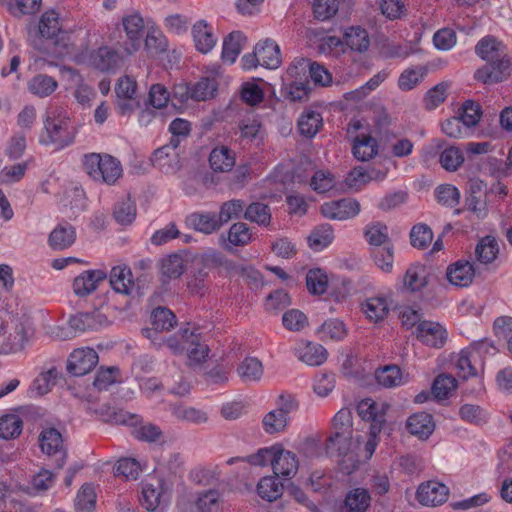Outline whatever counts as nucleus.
I'll return each mask as SVG.
<instances>
[{"mask_svg":"<svg viewBox=\"0 0 512 512\" xmlns=\"http://www.w3.org/2000/svg\"><path fill=\"white\" fill-rule=\"evenodd\" d=\"M475 53L486 62L476 70V80L492 84L502 82L510 75L512 63L507 47L494 36L483 37L476 44Z\"/></svg>","mask_w":512,"mask_h":512,"instance_id":"nucleus-1","label":"nucleus"},{"mask_svg":"<svg viewBox=\"0 0 512 512\" xmlns=\"http://www.w3.org/2000/svg\"><path fill=\"white\" fill-rule=\"evenodd\" d=\"M45 132L40 136L43 145L53 144L63 149L74 141L75 133L67 112L61 107H51L44 120Z\"/></svg>","mask_w":512,"mask_h":512,"instance_id":"nucleus-2","label":"nucleus"},{"mask_svg":"<svg viewBox=\"0 0 512 512\" xmlns=\"http://www.w3.org/2000/svg\"><path fill=\"white\" fill-rule=\"evenodd\" d=\"M223 503L222 494L217 489L196 493L183 492L177 497V512H219Z\"/></svg>","mask_w":512,"mask_h":512,"instance_id":"nucleus-3","label":"nucleus"},{"mask_svg":"<svg viewBox=\"0 0 512 512\" xmlns=\"http://www.w3.org/2000/svg\"><path fill=\"white\" fill-rule=\"evenodd\" d=\"M83 165L92 179L108 185L114 184L122 175L120 161L108 154L92 153L85 155Z\"/></svg>","mask_w":512,"mask_h":512,"instance_id":"nucleus-4","label":"nucleus"},{"mask_svg":"<svg viewBox=\"0 0 512 512\" xmlns=\"http://www.w3.org/2000/svg\"><path fill=\"white\" fill-rule=\"evenodd\" d=\"M122 26L125 32V38L121 35V32H114L109 36L110 40H117L125 55H134L141 47L145 23L143 17L134 12L126 15L122 18Z\"/></svg>","mask_w":512,"mask_h":512,"instance_id":"nucleus-5","label":"nucleus"},{"mask_svg":"<svg viewBox=\"0 0 512 512\" xmlns=\"http://www.w3.org/2000/svg\"><path fill=\"white\" fill-rule=\"evenodd\" d=\"M114 48L109 46H101L91 53L90 60L92 65L102 71L110 72L117 70L125 59L131 55H125L123 47L117 40H111Z\"/></svg>","mask_w":512,"mask_h":512,"instance_id":"nucleus-6","label":"nucleus"},{"mask_svg":"<svg viewBox=\"0 0 512 512\" xmlns=\"http://www.w3.org/2000/svg\"><path fill=\"white\" fill-rule=\"evenodd\" d=\"M98 361V354L93 348H77L68 357L67 371L76 377L83 376L91 372L98 364Z\"/></svg>","mask_w":512,"mask_h":512,"instance_id":"nucleus-7","label":"nucleus"},{"mask_svg":"<svg viewBox=\"0 0 512 512\" xmlns=\"http://www.w3.org/2000/svg\"><path fill=\"white\" fill-rule=\"evenodd\" d=\"M389 406L387 404H381V407L372 399L362 400L358 406L357 411L359 416L365 420L370 421V435L372 438H376L381 432L385 422V411Z\"/></svg>","mask_w":512,"mask_h":512,"instance_id":"nucleus-8","label":"nucleus"},{"mask_svg":"<svg viewBox=\"0 0 512 512\" xmlns=\"http://www.w3.org/2000/svg\"><path fill=\"white\" fill-rule=\"evenodd\" d=\"M490 348L495 350L488 341H480L475 343L470 349L462 350L456 362L458 376L463 379L475 376L477 371L473 362L481 356V353L488 352Z\"/></svg>","mask_w":512,"mask_h":512,"instance_id":"nucleus-9","label":"nucleus"},{"mask_svg":"<svg viewBox=\"0 0 512 512\" xmlns=\"http://www.w3.org/2000/svg\"><path fill=\"white\" fill-rule=\"evenodd\" d=\"M176 323V316L171 310L157 307L151 313V327L142 329V334L152 342H156L160 332L170 331Z\"/></svg>","mask_w":512,"mask_h":512,"instance_id":"nucleus-10","label":"nucleus"},{"mask_svg":"<svg viewBox=\"0 0 512 512\" xmlns=\"http://www.w3.org/2000/svg\"><path fill=\"white\" fill-rule=\"evenodd\" d=\"M299 460L297 455L286 450L280 444H276L274 458L272 460V469L276 476L284 479L293 478L298 472Z\"/></svg>","mask_w":512,"mask_h":512,"instance_id":"nucleus-11","label":"nucleus"},{"mask_svg":"<svg viewBox=\"0 0 512 512\" xmlns=\"http://www.w3.org/2000/svg\"><path fill=\"white\" fill-rule=\"evenodd\" d=\"M416 337L423 344L439 349L445 345L448 333L440 323L423 320L416 328Z\"/></svg>","mask_w":512,"mask_h":512,"instance_id":"nucleus-12","label":"nucleus"},{"mask_svg":"<svg viewBox=\"0 0 512 512\" xmlns=\"http://www.w3.org/2000/svg\"><path fill=\"white\" fill-rule=\"evenodd\" d=\"M42 451L48 456H58L56 467L62 469L66 462V452L63 448V439L60 432L51 427L44 429L39 437Z\"/></svg>","mask_w":512,"mask_h":512,"instance_id":"nucleus-13","label":"nucleus"},{"mask_svg":"<svg viewBox=\"0 0 512 512\" xmlns=\"http://www.w3.org/2000/svg\"><path fill=\"white\" fill-rule=\"evenodd\" d=\"M359 212V202L350 198L326 202L321 206L322 215L331 220H347L355 217Z\"/></svg>","mask_w":512,"mask_h":512,"instance_id":"nucleus-14","label":"nucleus"},{"mask_svg":"<svg viewBox=\"0 0 512 512\" xmlns=\"http://www.w3.org/2000/svg\"><path fill=\"white\" fill-rule=\"evenodd\" d=\"M40 38L31 40V44L38 50L47 52L46 43H42V38L53 40L60 33L61 28L58 20V15L55 11L45 12L39 22Z\"/></svg>","mask_w":512,"mask_h":512,"instance_id":"nucleus-15","label":"nucleus"},{"mask_svg":"<svg viewBox=\"0 0 512 512\" xmlns=\"http://www.w3.org/2000/svg\"><path fill=\"white\" fill-rule=\"evenodd\" d=\"M107 277V273L101 269L87 270L75 277L73 291L78 297H86L93 293Z\"/></svg>","mask_w":512,"mask_h":512,"instance_id":"nucleus-16","label":"nucleus"},{"mask_svg":"<svg viewBox=\"0 0 512 512\" xmlns=\"http://www.w3.org/2000/svg\"><path fill=\"white\" fill-rule=\"evenodd\" d=\"M447 495V487L444 484L433 481L421 484L416 493L418 501L426 506H436L444 503Z\"/></svg>","mask_w":512,"mask_h":512,"instance_id":"nucleus-17","label":"nucleus"},{"mask_svg":"<svg viewBox=\"0 0 512 512\" xmlns=\"http://www.w3.org/2000/svg\"><path fill=\"white\" fill-rule=\"evenodd\" d=\"M177 148L169 142L155 150L152 156L153 165L167 174L177 171L179 169Z\"/></svg>","mask_w":512,"mask_h":512,"instance_id":"nucleus-18","label":"nucleus"},{"mask_svg":"<svg viewBox=\"0 0 512 512\" xmlns=\"http://www.w3.org/2000/svg\"><path fill=\"white\" fill-rule=\"evenodd\" d=\"M76 240L75 228L67 223L58 224L49 234L48 244L54 251H62L71 247Z\"/></svg>","mask_w":512,"mask_h":512,"instance_id":"nucleus-19","label":"nucleus"},{"mask_svg":"<svg viewBox=\"0 0 512 512\" xmlns=\"http://www.w3.org/2000/svg\"><path fill=\"white\" fill-rule=\"evenodd\" d=\"M181 338L187 344L185 350L190 362L199 364L206 360L209 353V348L206 344L201 343L198 334L190 331L188 328L180 330Z\"/></svg>","mask_w":512,"mask_h":512,"instance_id":"nucleus-20","label":"nucleus"},{"mask_svg":"<svg viewBox=\"0 0 512 512\" xmlns=\"http://www.w3.org/2000/svg\"><path fill=\"white\" fill-rule=\"evenodd\" d=\"M299 360L309 366H320L327 359V350L318 343L300 342L295 348Z\"/></svg>","mask_w":512,"mask_h":512,"instance_id":"nucleus-21","label":"nucleus"},{"mask_svg":"<svg viewBox=\"0 0 512 512\" xmlns=\"http://www.w3.org/2000/svg\"><path fill=\"white\" fill-rule=\"evenodd\" d=\"M180 89L185 90V93H182V96L185 95L186 99L191 98L195 101H206L216 95L218 82L215 78L204 77L191 87H180Z\"/></svg>","mask_w":512,"mask_h":512,"instance_id":"nucleus-22","label":"nucleus"},{"mask_svg":"<svg viewBox=\"0 0 512 512\" xmlns=\"http://www.w3.org/2000/svg\"><path fill=\"white\" fill-rule=\"evenodd\" d=\"M192 36L196 49L203 54L210 52L217 42L212 27L205 20H199L192 26Z\"/></svg>","mask_w":512,"mask_h":512,"instance_id":"nucleus-23","label":"nucleus"},{"mask_svg":"<svg viewBox=\"0 0 512 512\" xmlns=\"http://www.w3.org/2000/svg\"><path fill=\"white\" fill-rule=\"evenodd\" d=\"M448 281L458 287L469 286L475 275V268L469 261L459 260L447 268Z\"/></svg>","mask_w":512,"mask_h":512,"instance_id":"nucleus-24","label":"nucleus"},{"mask_svg":"<svg viewBox=\"0 0 512 512\" xmlns=\"http://www.w3.org/2000/svg\"><path fill=\"white\" fill-rule=\"evenodd\" d=\"M187 224L203 234H212L221 228L217 214L213 212H194L186 218Z\"/></svg>","mask_w":512,"mask_h":512,"instance_id":"nucleus-25","label":"nucleus"},{"mask_svg":"<svg viewBox=\"0 0 512 512\" xmlns=\"http://www.w3.org/2000/svg\"><path fill=\"white\" fill-rule=\"evenodd\" d=\"M406 428L419 439H427L433 433L435 424L429 413L418 412L407 419Z\"/></svg>","mask_w":512,"mask_h":512,"instance_id":"nucleus-26","label":"nucleus"},{"mask_svg":"<svg viewBox=\"0 0 512 512\" xmlns=\"http://www.w3.org/2000/svg\"><path fill=\"white\" fill-rule=\"evenodd\" d=\"M112 289L124 295H129L134 287L131 269L126 265L114 266L109 275Z\"/></svg>","mask_w":512,"mask_h":512,"instance_id":"nucleus-27","label":"nucleus"},{"mask_svg":"<svg viewBox=\"0 0 512 512\" xmlns=\"http://www.w3.org/2000/svg\"><path fill=\"white\" fill-rule=\"evenodd\" d=\"M306 68H309L310 77L315 84L327 86L331 83L332 76L325 67L317 63H310L309 60L304 58L295 60L289 68V72L293 74V71L295 70V73H298V69L305 71Z\"/></svg>","mask_w":512,"mask_h":512,"instance_id":"nucleus-28","label":"nucleus"},{"mask_svg":"<svg viewBox=\"0 0 512 512\" xmlns=\"http://www.w3.org/2000/svg\"><path fill=\"white\" fill-rule=\"evenodd\" d=\"M97 413H99L103 421L109 423L129 426H136L141 423L140 415L132 414L122 409H115L108 405H102Z\"/></svg>","mask_w":512,"mask_h":512,"instance_id":"nucleus-29","label":"nucleus"},{"mask_svg":"<svg viewBox=\"0 0 512 512\" xmlns=\"http://www.w3.org/2000/svg\"><path fill=\"white\" fill-rule=\"evenodd\" d=\"M209 164L214 172H228L235 165V153L227 146H217L210 152Z\"/></svg>","mask_w":512,"mask_h":512,"instance_id":"nucleus-30","label":"nucleus"},{"mask_svg":"<svg viewBox=\"0 0 512 512\" xmlns=\"http://www.w3.org/2000/svg\"><path fill=\"white\" fill-rule=\"evenodd\" d=\"M258 57L262 60V66L268 69H277L282 60L280 48L277 43L271 39L260 41L256 44Z\"/></svg>","mask_w":512,"mask_h":512,"instance_id":"nucleus-31","label":"nucleus"},{"mask_svg":"<svg viewBox=\"0 0 512 512\" xmlns=\"http://www.w3.org/2000/svg\"><path fill=\"white\" fill-rule=\"evenodd\" d=\"M371 505V496L364 488H354L347 492L342 509L344 512H366Z\"/></svg>","mask_w":512,"mask_h":512,"instance_id":"nucleus-32","label":"nucleus"},{"mask_svg":"<svg viewBox=\"0 0 512 512\" xmlns=\"http://www.w3.org/2000/svg\"><path fill=\"white\" fill-rule=\"evenodd\" d=\"M245 40L246 37L241 31H233L228 34L223 41L221 55L222 60L229 64H233L240 54Z\"/></svg>","mask_w":512,"mask_h":512,"instance_id":"nucleus-33","label":"nucleus"},{"mask_svg":"<svg viewBox=\"0 0 512 512\" xmlns=\"http://www.w3.org/2000/svg\"><path fill=\"white\" fill-rule=\"evenodd\" d=\"M102 315L96 312L77 313L69 318L68 325L74 330L76 335L96 330L101 325Z\"/></svg>","mask_w":512,"mask_h":512,"instance_id":"nucleus-34","label":"nucleus"},{"mask_svg":"<svg viewBox=\"0 0 512 512\" xmlns=\"http://www.w3.org/2000/svg\"><path fill=\"white\" fill-rule=\"evenodd\" d=\"M344 42L352 51L358 53L366 52L370 47L368 32L361 27H349L344 32Z\"/></svg>","mask_w":512,"mask_h":512,"instance_id":"nucleus-35","label":"nucleus"},{"mask_svg":"<svg viewBox=\"0 0 512 512\" xmlns=\"http://www.w3.org/2000/svg\"><path fill=\"white\" fill-rule=\"evenodd\" d=\"M279 476H265L257 485L258 495L269 502L277 500L283 494L284 485L278 479Z\"/></svg>","mask_w":512,"mask_h":512,"instance_id":"nucleus-36","label":"nucleus"},{"mask_svg":"<svg viewBox=\"0 0 512 512\" xmlns=\"http://www.w3.org/2000/svg\"><path fill=\"white\" fill-rule=\"evenodd\" d=\"M237 374L243 383L258 382L263 375L262 363L255 357H246L238 365Z\"/></svg>","mask_w":512,"mask_h":512,"instance_id":"nucleus-37","label":"nucleus"},{"mask_svg":"<svg viewBox=\"0 0 512 512\" xmlns=\"http://www.w3.org/2000/svg\"><path fill=\"white\" fill-rule=\"evenodd\" d=\"M355 443L352 439V433L339 434L334 432L327 440L326 449L330 453H337L338 456L345 457L349 455Z\"/></svg>","mask_w":512,"mask_h":512,"instance_id":"nucleus-38","label":"nucleus"},{"mask_svg":"<svg viewBox=\"0 0 512 512\" xmlns=\"http://www.w3.org/2000/svg\"><path fill=\"white\" fill-rule=\"evenodd\" d=\"M243 218L259 226H268L271 222V209L262 202H252L244 208Z\"/></svg>","mask_w":512,"mask_h":512,"instance_id":"nucleus-39","label":"nucleus"},{"mask_svg":"<svg viewBox=\"0 0 512 512\" xmlns=\"http://www.w3.org/2000/svg\"><path fill=\"white\" fill-rule=\"evenodd\" d=\"M160 267L162 277L165 278L163 282L166 280L179 278L186 269L183 257L177 253H173L164 257L161 260Z\"/></svg>","mask_w":512,"mask_h":512,"instance_id":"nucleus-40","label":"nucleus"},{"mask_svg":"<svg viewBox=\"0 0 512 512\" xmlns=\"http://www.w3.org/2000/svg\"><path fill=\"white\" fill-rule=\"evenodd\" d=\"M362 310L372 321L383 320L389 312L387 298L383 296L370 297L362 305Z\"/></svg>","mask_w":512,"mask_h":512,"instance_id":"nucleus-41","label":"nucleus"},{"mask_svg":"<svg viewBox=\"0 0 512 512\" xmlns=\"http://www.w3.org/2000/svg\"><path fill=\"white\" fill-rule=\"evenodd\" d=\"M334 239L333 228L330 224L315 227L308 236L310 248L320 251L332 243Z\"/></svg>","mask_w":512,"mask_h":512,"instance_id":"nucleus-42","label":"nucleus"},{"mask_svg":"<svg viewBox=\"0 0 512 512\" xmlns=\"http://www.w3.org/2000/svg\"><path fill=\"white\" fill-rule=\"evenodd\" d=\"M57 87V81L53 77L45 74L34 76L28 83L29 91L38 97L51 95Z\"/></svg>","mask_w":512,"mask_h":512,"instance_id":"nucleus-43","label":"nucleus"},{"mask_svg":"<svg viewBox=\"0 0 512 512\" xmlns=\"http://www.w3.org/2000/svg\"><path fill=\"white\" fill-rule=\"evenodd\" d=\"M404 284L411 291H419L428 284V272L424 265H411L405 274Z\"/></svg>","mask_w":512,"mask_h":512,"instance_id":"nucleus-44","label":"nucleus"},{"mask_svg":"<svg viewBox=\"0 0 512 512\" xmlns=\"http://www.w3.org/2000/svg\"><path fill=\"white\" fill-rule=\"evenodd\" d=\"M322 116L315 111H306L298 120L299 132L308 138L314 137L322 126Z\"/></svg>","mask_w":512,"mask_h":512,"instance_id":"nucleus-45","label":"nucleus"},{"mask_svg":"<svg viewBox=\"0 0 512 512\" xmlns=\"http://www.w3.org/2000/svg\"><path fill=\"white\" fill-rule=\"evenodd\" d=\"M499 252L498 244L493 237L486 236L479 241L475 248L477 260L482 264L492 263Z\"/></svg>","mask_w":512,"mask_h":512,"instance_id":"nucleus-46","label":"nucleus"},{"mask_svg":"<svg viewBox=\"0 0 512 512\" xmlns=\"http://www.w3.org/2000/svg\"><path fill=\"white\" fill-rule=\"evenodd\" d=\"M376 140L371 136H358L353 145V154L360 161H368L377 153Z\"/></svg>","mask_w":512,"mask_h":512,"instance_id":"nucleus-47","label":"nucleus"},{"mask_svg":"<svg viewBox=\"0 0 512 512\" xmlns=\"http://www.w3.org/2000/svg\"><path fill=\"white\" fill-rule=\"evenodd\" d=\"M364 234L372 248L392 244L389 239L388 227L384 223L376 222L367 226Z\"/></svg>","mask_w":512,"mask_h":512,"instance_id":"nucleus-48","label":"nucleus"},{"mask_svg":"<svg viewBox=\"0 0 512 512\" xmlns=\"http://www.w3.org/2000/svg\"><path fill=\"white\" fill-rule=\"evenodd\" d=\"M23 429V422L18 415L8 414L0 418V438L9 440L17 438Z\"/></svg>","mask_w":512,"mask_h":512,"instance_id":"nucleus-49","label":"nucleus"},{"mask_svg":"<svg viewBox=\"0 0 512 512\" xmlns=\"http://www.w3.org/2000/svg\"><path fill=\"white\" fill-rule=\"evenodd\" d=\"M245 202L241 199H232L221 204L217 215L221 227L232 219H238L244 213Z\"/></svg>","mask_w":512,"mask_h":512,"instance_id":"nucleus-50","label":"nucleus"},{"mask_svg":"<svg viewBox=\"0 0 512 512\" xmlns=\"http://www.w3.org/2000/svg\"><path fill=\"white\" fill-rule=\"evenodd\" d=\"M318 333L322 340L340 341L345 338L347 329L339 319H329L319 328Z\"/></svg>","mask_w":512,"mask_h":512,"instance_id":"nucleus-51","label":"nucleus"},{"mask_svg":"<svg viewBox=\"0 0 512 512\" xmlns=\"http://www.w3.org/2000/svg\"><path fill=\"white\" fill-rule=\"evenodd\" d=\"M375 378L378 384L385 388H393L402 383L401 370L396 365H387L376 370Z\"/></svg>","mask_w":512,"mask_h":512,"instance_id":"nucleus-52","label":"nucleus"},{"mask_svg":"<svg viewBox=\"0 0 512 512\" xmlns=\"http://www.w3.org/2000/svg\"><path fill=\"white\" fill-rule=\"evenodd\" d=\"M372 258L382 271L389 273L393 269L394 247L388 244L382 247H374L371 249Z\"/></svg>","mask_w":512,"mask_h":512,"instance_id":"nucleus-53","label":"nucleus"},{"mask_svg":"<svg viewBox=\"0 0 512 512\" xmlns=\"http://www.w3.org/2000/svg\"><path fill=\"white\" fill-rule=\"evenodd\" d=\"M289 417H285L276 409L271 410L262 420L263 429L268 434H277L284 432L287 428Z\"/></svg>","mask_w":512,"mask_h":512,"instance_id":"nucleus-54","label":"nucleus"},{"mask_svg":"<svg viewBox=\"0 0 512 512\" xmlns=\"http://www.w3.org/2000/svg\"><path fill=\"white\" fill-rule=\"evenodd\" d=\"M435 197L439 204L454 208L459 204L461 194L457 187L451 184H442L436 187Z\"/></svg>","mask_w":512,"mask_h":512,"instance_id":"nucleus-55","label":"nucleus"},{"mask_svg":"<svg viewBox=\"0 0 512 512\" xmlns=\"http://www.w3.org/2000/svg\"><path fill=\"white\" fill-rule=\"evenodd\" d=\"M328 278L326 273L319 268L311 269L306 275V286L310 293L322 295L326 292Z\"/></svg>","mask_w":512,"mask_h":512,"instance_id":"nucleus-56","label":"nucleus"},{"mask_svg":"<svg viewBox=\"0 0 512 512\" xmlns=\"http://www.w3.org/2000/svg\"><path fill=\"white\" fill-rule=\"evenodd\" d=\"M433 240L431 228L423 223L416 224L410 231V243L414 248L425 249Z\"/></svg>","mask_w":512,"mask_h":512,"instance_id":"nucleus-57","label":"nucleus"},{"mask_svg":"<svg viewBox=\"0 0 512 512\" xmlns=\"http://www.w3.org/2000/svg\"><path fill=\"white\" fill-rule=\"evenodd\" d=\"M460 111L458 118L466 128L473 127L480 121L482 111L478 103L467 100L462 104Z\"/></svg>","mask_w":512,"mask_h":512,"instance_id":"nucleus-58","label":"nucleus"},{"mask_svg":"<svg viewBox=\"0 0 512 512\" xmlns=\"http://www.w3.org/2000/svg\"><path fill=\"white\" fill-rule=\"evenodd\" d=\"M96 494L91 484H84L79 490L76 498L77 512H92L95 508Z\"/></svg>","mask_w":512,"mask_h":512,"instance_id":"nucleus-59","label":"nucleus"},{"mask_svg":"<svg viewBox=\"0 0 512 512\" xmlns=\"http://www.w3.org/2000/svg\"><path fill=\"white\" fill-rule=\"evenodd\" d=\"M486 184L479 178H472L468 182V193L466 204L470 211H480V204L482 202L481 193L485 190Z\"/></svg>","mask_w":512,"mask_h":512,"instance_id":"nucleus-60","label":"nucleus"},{"mask_svg":"<svg viewBox=\"0 0 512 512\" xmlns=\"http://www.w3.org/2000/svg\"><path fill=\"white\" fill-rule=\"evenodd\" d=\"M144 46L148 53L158 55L167 50L168 44L161 31L152 29L146 34Z\"/></svg>","mask_w":512,"mask_h":512,"instance_id":"nucleus-61","label":"nucleus"},{"mask_svg":"<svg viewBox=\"0 0 512 512\" xmlns=\"http://www.w3.org/2000/svg\"><path fill=\"white\" fill-rule=\"evenodd\" d=\"M115 220L121 225L131 224L136 217V206L129 198L118 202L113 212Z\"/></svg>","mask_w":512,"mask_h":512,"instance_id":"nucleus-62","label":"nucleus"},{"mask_svg":"<svg viewBox=\"0 0 512 512\" xmlns=\"http://www.w3.org/2000/svg\"><path fill=\"white\" fill-rule=\"evenodd\" d=\"M250 228L243 222L234 223L228 231V241L234 246H245L251 241Z\"/></svg>","mask_w":512,"mask_h":512,"instance_id":"nucleus-63","label":"nucleus"},{"mask_svg":"<svg viewBox=\"0 0 512 512\" xmlns=\"http://www.w3.org/2000/svg\"><path fill=\"white\" fill-rule=\"evenodd\" d=\"M494 331L499 339H503L507 342V348L512 354V317H498L494 321Z\"/></svg>","mask_w":512,"mask_h":512,"instance_id":"nucleus-64","label":"nucleus"}]
</instances>
